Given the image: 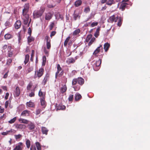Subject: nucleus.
Returning a JSON list of instances; mask_svg holds the SVG:
<instances>
[{"mask_svg":"<svg viewBox=\"0 0 150 150\" xmlns=\"http://www.w3.org/2000/svg\"><path fill=\"white\" fill-rule=\"evenodd\" d=\"M103 51L102 45H100L94 51L93 53V55L96 57H97L99 56L100 57L102 58L104 54H100V52H101V53H103Z\"/></svg>","mask_w":150,"mask_h":150,"instance_id":"1","label":"nucleus"},{"mask_svg":"<svg viewBox=\"0 0 150 150\" xmlns=\"http://www.w3.org/2000/svg\"><path fill=\"white\" fill-rule=\"evenodd\" d=\"M45 11V9L41 8L38 11H34L33 13V17L34 18H37L41 16Z\"/></svg>","mask_w":150,"mask_h":150,"instance_id":"2","label":"nucleus"},{"mask_svg":"<svg viewBox=\"0 0 150 150\" xmlns=\"http://www.w3.org/2000/svg\"><path fill=\"white\" fill-rule=\"evenodd\" d=\"M44 70L43 68H41L38 70L35 71V78L38 77V79L41 77L43 74Z\"/></svg>","mask_w":150,"mask_h":150,"instance_id":"3","label":"nucleus"},{"mask_svg":"<svg viewBox=\"0 0 150 150\" xmlns=\"http://www.w3.org/2000/svg\"><path fill=\"white\" fill-rule=\"evenodd\" d=\"M102 62V59H99L98 60L96 61L95 63L93 65V67L96 71H98L99 68V67L100 66Z\"/></svg>","mask_w":150,"mask_h":150,"instance_id":"4","label":"nucleus"},{"mask_svg":"<svg viewBox=\"0 0 150 150\" xmlns=\"http://www.w3.org/2000/svg\"><path fill=\"white\" fill-rule=\"evenodd\" d=\"M49 78V74L48 73L46 74L41 82L42 85L43 86H45L47 82L48 81Z\"/></svg>","mask_w":150,"mask_h":150,"instance_id":"5","label":"nucleus"},{"mask_svg":"<svg viewBox=\"0 0 150 150\" xmlns=\"http://www.w3.org/2000/svg\"><path fill=\"white\" fill-rule=\"evenodd\" d=\"M118 17L117 16H116L115 15H113L109 17L108 20L111 23H113L114 22H116L118 20Z\"/></svg>","mask_w":150,"mask_h":150,"instance_id":"6","label":"nucleus"},{"mask_svg":"<svg viewBox=\"0 0 150 150\" xmlns=\"http://www.w3.org/2000/svg\"><path fill=\"white\" fill-rule=\"evenodd\" d=\"M15 127L16 128L20 130H24L26 127V126L25 125L22 124H16Z\"/></svg>","mask_w":150,"mask_h":150,"instance_id":"7","label":"nucleus"},{"mask_svg":"<svg viewBox=\"0 0 150 150\" xmlns=\"http://www.w3.org/2000/svg\"><path fill=\"white\" fill-rule=\"evenodd\" d=\"M20 94V88L18 86H17L15 90L13 93L14 96L15 97H18Z\"/></svg>","mask_w":150,"mask_h":150,"instance_id":"8","label":"nucleus"},{"mask_svg":"<svg viewBox=\"0 0 150 150\" xmlns=\"http://www.w3.org/2000/svg\"><path fill=\"white\" fill-rule=\"evenodd\" d=\"M53 14L50 12H49L45 14V19L46 20H50L53 16Z\"/></svg>","mask_w":150,"mask_h":150,"instance_id":"9","label":"nucleus"},{"mask_svg":"<svg viewBox=\"0 0 150 150\" xmlns=\"http://www.w3.org/2000/svg\"><path fill=\"white\" fill-rule=\"evenodd\" d=\"M29 8V4H25L24 5V8L23 10V15H25L27 14Z\"/></svg>","mask_w":150,"mask_h":150,"instance_id":"10","label":"nucleus"},{"mask_svg":"<svg viewBox=\"0 0 150 150\" xmlns=\"http://www.w3.org/2000/svg\"><path fill=\"white\" fill-rule=\"evenodd\" d=\"M38 96L41 97V98H45L46 95L45 92H42L41 89H40L38 92Z\"/></svg>","mask_w":150,"mask_h":150,"instance_id":"11","label":"nucleus"},{"mask_svg":"<svg viewBox=\"0 0 150 150\" xmlns=\"http://www.w3.org/2000/svg\"><path fill=\"white\" fill-rule=\"evenodd\" d=\"M30 113V111L28 110H25L22 112L21 116L24 117L29 116Z\"/></svg>","mask_w":150,"mask_h":150,"instance_id":"12","label":"nucleus"},{"mask_svg":"<svg viewBox=\"0 0 150 150\" xmlns=\"http://www.w3.org/2000/svg\"><path fill=\"white\" fill-rule=\"evenodd\" d=\"M21 25V22L20 20L17 21L15 23V29H18L20 28Z\"/></svg>","mask_w":150,"mask_h":150,"instance_id":"13","label":"nucleus"},{"mask_svg":"<svg viewBox=\"0 0 150 150\" xmlns=\"http://www.w3.org/2000/svg\"><path fill=\"white\" fill-rule=\"evenodd\" d=\"M28 129L31 131L33 130L35 127L34 124L31 122H30V123L28 124Z\"/></svg>","mask_w":150,"mask_h":150,"instance_id":"14","label":"nucleus"},{"mask_svg":"<svg viewBox=\"0 0 150 150\" xmlns=\"http://www.w3.org/2000/svg\"><path fill=\"white\" fill-rule=\"evenodd\" d=\"M18 120L20 123L26 124H28L30 122L28 120L21 118H19Z\"/></svg>","mask_w":150,"mask_h":150,"instance_id":"15","label":"nucleus"},{"mask_svg":"<svg viewBox=\"0 0 150 150\" xmlns=\"http://www.w3.org/2000/svg\"><path fill=\"white\" fill-rule=\"evenodd\" d=\"M67 89V87L66 85L64 84L62 86L60 89V92L62 93H63L66 92Z\"/></svg>","mask_w":150,"mask_h":150,"instance_id":"16","label":"nucleus"},{"mask_svg":"<svg viewBox=\"0 0 150 150\" xmlns=\"http://www.w3.org/2000/svg\"><path fill=\"white\" fill-rule=\"evenodd\" d=\"M57 71L56 73L55 74V78H57L58 76V74L59 73L60 71H61L62 69L60 67V66L59 64H57Z\"/></svg>","mask_w":150,"mask_h":150,"instance_id":"17","label":"nucleus"},{"mask_svg":"<svg viewBox=\"0 0 150 150\" xmlns=\"http://www.w3.org/2000/svg\"><path fill=\"white\" fill-rule=\"evenodd\" d=\"M49 130L47 128L44 127H41V131L42 134H45L46 135L47 134Z\"/></svg>","mask_w":150,"mask_h":150,"instance_id":"18","label":"nucleus"},{"mask_svg":"<svg viewBox=\"0 0 150 150\" xmlns=\"http://www.w3.org/2000/svg\"><path fill=\"white\" fill-rule=\"evenodd\" d=\"M13 37V36L12 35L8 33L6 34L4 36V38L6 40L11 39Z\"/></svg>","mask_w":150,"mask_h":150,"instance_id":"19","label":"nucleus"},{"mask_svg":"<svg viewBox=\"0 0 150 150\" xmlns=\"http://www.w3.org/2000/svg\"><path fill=\"white\" fill-rule=\"evenodd\" d=\"M128 4L126 3H122L120 6V8L122 11H124Z\"/></svg>","mask_w":150,"mask_h":150,"instance_id":"20","label":"nucleus"},{"mask_svg":"<svg viewBox=\"0 0 150 150\" xmlns=\"http://www.w3.org/2000/svg\"><path fill=\"white\" fill-rule=\"evenodd\" d=\"M78 83L80 85H83L84 82V80L81 77H78L77 78Z\"/></svg>","mask_w":150,"mask_h":150,"instance_id":"21","label":"nucleus"},{"mask_svg":"<svg viewBox=\"0 0 150 150\" xmlns=\"http://www.w3.org/2000/svg\"><path fill=\"white\" fill-rule=\"evenodd\" d=\"M110 47V44L108 42L105 43L104 45V49L105 52H107Z\"/></svg>","mask_w":150,"mask_h":150,"instance_id":"22","label":"nucleus"},{"mask_svg":"<svg viewBox=\"0 0 150 150\" xmlns=\"http://www.w3.org/2000/svg\"><path fill=\"white\" fill-rule=\"evenodd\" d=\"M11 100H10V99L6 101L5 103V108H8V105H9V107H10L11 108H12V107H10V104L11 103Z\"/></svg>","mask_w":150,"mask_h":150,"instance_id":"23","label":"nucleus"},{"mask_svg":"<svg viewBox=\"0 0 150 150\" xmlns=\"http://www.w3.org/2000/svg\"><path fill=\"white\" fill-rule=\"evenodd\" d=\"M65 108L66 107L65 106L59 105L56 108V110L57 111L58 110H64Z\"/></svg>","mask_w":150,"mask_h":150,"instance_id":"24","label":"nucleus"},{"mask_svg":"<svg viewBox=\"0 0 150 150\" xmlns=\"http://www.w3.org/2000/svg\"><path fill=\"white\" fill-rule=\"evenodd\" d=\"M82 3L81 0H78L76 1L74 3V5L76 7H78L80 6Z\"/></svg>","mask_w":150,"mask_h":150,"instance_id":"25","label":"nucleus"},{"mask_svg":"<svg viewBox=\"0 0 150 150\" xmlns=\"http://www.w3.org/2000/svg\"><path fill=\"white\" fill-rule=\"evenodd\" d=\"M26 105L29 107H34L35 106L34 103L31 101L27 102L26 103Z\"/></svg>","mask_w":150,"mask_h":150,"instance_id":"26","label":"nucleus"},{"mask_svg":"<svg viewBox=\"0 0 150 150\" xmlns=\"http://www.w3.org/2000/svg\"><path fill=\"white\" fill-rule=\"evenodd\" d=\"M73 16L75 20H77L78 18H80V16H79V13H76L75 11H74Z\"/></svg>","mask_w":150,"mask_h":150,"instance_id":"27","label":"nucleus"},{"mask_svg":"<svg viewBox=\"0 0 150 150\" xmlns=\"http://www.w3.org/2000/svg\"><path fill=\"white\" fill-rule=\"evenodd\" d=\"M36 87H35L34 88L33 90H31V92L29 94V96L30 97H34L35 96V90Z\"/></svg>","mask_w":150,"mask_h":150,"instance_id":"28","label":"nucleus"},{"mask_svg":"<svg viewBox=\"0 0 150 150\" xmlns=\"http://www.w3.org/2000/svg\"><path fill=\"white\" fill-rule=\"evenodd\" d=\"M34 38L33 37L31 36V35H29L27 38L28 42V44L30 43L32 41L34 40Z\"/></svg>","mask_w":150,"mask_h":150,"instance_id":"29","label":"nucleus"},{"mask_svg":"<svg viewBox=\"0 0 150 150\" xmlns=\"http://www.w3.org/2000/svg\"><path fill=\"white\" fill-rule=\"evenodd\" d=\"M21 31L19 32L18 33V41L19 43L21 42L22 41V36L21 35Z\"/></svg>","mask_w":150,"mask_h":150,"instance_id":"30","label":"nucleus"},{"mask_svg":"<svg viewBox=\"0 0 150 150\" xmlns=\"http://www.w3.org/2000/svg\"><path fill=\"white\" fill-rule=\"evenodd\" d=\"M118 20L117 25L118 26L120 27L122 24V19L121 17H118Z\"/></svg>","mask_w":150,"mask_h":150,"instance_id":"31","label":"nucleus"},{"mask_svg":"<svg viewBox=\"0 0 150 150\" xmlns=\"http://www.w3.org/2000/svg\"><path fill=\"white\" fill-rule=\"evenodd\" d=\"M75 62V60L72 58H71L68 59L67 61V63L69 64L73 63Z\"/></svg>","mask_w":150,"mask_h":150,"instance_id":"32","label":"nucleus"},{"mask_svg":"<svg viewBox=\"0 0 150 150\" xmlns=\"http://www.w3.org/2000/svg\"><path fill=\"white\" fill-rule=\"evenodd\" d=\"M71 38V37L70 36H68L65 40L64 42V46L65 47H66L67 44L69 40Z\"/></svg>","mask_w":150,"mask_h":150,"instance_id":"33","label":"nucleus"},{"mask_svg":"<svg viewBox=\"0 0 150 150\" xmlns=\"http://www.w3.org/2000/svg\"><path fill=\"white\" fill-rule=\"evenodd\" d=\"M29 56L28 54H27L25 55V60L24 63L25 64H26L28 62L29 60Z\"/></svg>","mask_w":150,"mask_h":150,"instance_id":"34","label":"nucleus"},{"mask_svg":"<svg viewBox=\"0 0 150 150\" xmlns=\"http://www.w3.org/2000/svg\"><path fill=\"white\" fill-rule=\"evenodd\" d=\"M35 145L38 150H41V147L40 144L38 142L35 143Z\"/></svg>","mask_w":150,"mask_h":150,"instance_id":"35","label":"nucleus"},{"mask_svg":"<svg viewBox=\"0 0 150 150\" xmlns=\"http://www.w3.org/2000/svg\"><path fill=\"white\" fill-rule=\"evenodd\" d=\"M45 98H41L40 99L41 104V105H46V102L45 100Z\"/></svg>","mask_w":150,"mask_h":150,"instance_id":"36","label":"nucleus"},{"mask_svg":"<svg viewBox=\"0 0 150 150\" xmlns=\"http://www.w3.org/2000/svg\"><path fill=\"white\" fill-rule=\"evenodd\" d=\"M81 98V96L79 94L76 95L75 98V99L76 101L79 100Z\"/></svg>","mask_w":150,"mask_h":150,"instance_id":"37","label":"nucleus"},{"mask_svg":"<svg viewBox=\"0 0 150 150\" xmlns=\"http://www.w3.org/2000/svg\"><path fill=\"white\" fill-rule=\"evenodd\" d=\"M33 86V83H32V82H30V83L28 84V86L27 87V89L28 91H30V89L32 87V86Z\"/></svg>","mask_w":150,"mask_h":150,"instance_id":"38","label":"nucleus"},{"mask_svg":"<svg viewBox=\"0 0 150 150\" xmlns=\"http://www.w3.org/2000/svg\"><path fill=\"white\" fill-rule=\"evenodd\" d=\"M77 78L73 79L72 81V84L73 86L75 85L78 83Z\"/></svg>","mask_w":150,"mask_h":150,"instance_id":"39","label":"nucleus"},{"mask_svg":"<svg viewBox=\"0 0 150 150\" xmlns=\"http://www.w3.org/2000/svg\"><path fill=\"white\" fill-rule=\"evenodd\" d=\"M26 145L27 147L29 149L30 145V142L29 139H27L26 141Z\"/></svg>","mask_w":150,"mask_h":150,"instance_id":"40","label":"nucleus"},{"mask_svg":"<svg viewBox=\"0 0 150 150\" xmlns=\"http://www.w3.org/2000/svg\"><path fill=\"white\" fill-rule=\"evenodd\" d=\"M17 119L16 117H15L12 119H11L10 120L8 121V122L10 124H12L14 123L15 121Z\"/></svg>","mask_w":150,"mask_h":150,"instance_id":"41","label":"nucleus"},{"mask_svg":"<svg viewBox=\"0 0 150 150\" xmlns=\"http://www.w3.org/2000/svg\"><path fill=\"white\" fill-rule=\"evenodd\" d=\"M80 30L79 29H77L74 30L73 33V35H75L78 34L80 33Z\"/></svg>","mask_w":150,"mask_h":150,"instance_id":"42","label":"nucleus"},{"mask_svg":"<svg viewBox=\"0 0 150 150\" xmlns=\"http://www.w3.org/2000/svg\"><path fill=\"white\" fill-rule=\"evenodd\" d=\"M45 40L46 41V43L51 42V40L49 36L48 35H47L45 37Z\"/></svg>","mask_w":150,"mask_h":150,"instance_id":"43","label":"nucleus"},{"mask_svg":"<svg viewBox=\"0 0 150 150\" xmlns=\"http://www.w3.org/2000/svg\"><path fill=\"white\" fill-rule=\"evenodd\" d=\"M92 35L91 34L88 35L86 38V42H88L92 38Z\"/></svg>","mask_w":150,"mask_h":150,"instance_id":"44","label":"nucleus"},{"mask_svg":"<svg viewBox=\"0 0 150 150\" xmlns=\"http://www.w3.org/2000/svg\"><path fill=\"white\" fill-rule=\"evenodd\" d=\"M54 22H52L49 25L50 30H52L53 28L54 27Z\"/></svg>","mask_w":150,"mask_h":150,"instance_id":"45","label":"nucleus"},{"mask_svg":"<svg viewBox=\"0 0 150 150\" xmlns=\"http://www.w3.org/2000/svg\"><path fill=\"white\" fill-rule=\"evenodd\" d=\"M99 29L98 28L97 29L96 32L94 34V36L97 38L99 35Z\"/></svg>","mask_w":150,"mask_h":150,"instance_id":"46","label":"nucleus"},{"mask_svg":"<svg viewBox=\"0 0 150 150\" xmlns=\"http://www.w3.org/2000/svg\"><path fill=\"white\" fill-rule=\"evenodd\" d=\"M113 2V0H107L106 4L110 6L111 5Z\"/></svg>","mask_w":150,"mask_h":150,"instance_id":"47","label":"nucleus"},{"mask_svg":"<svg viewBox=\"0 0 150 150\" xmlns=\"http://www.w3.org/2000/svg\"><path fill=\"white\" fill-rule=\"evenodd\" d=\"M6 113H4L0 117V120H4L6 118Z\"/></svg>","mask_w":150,"mask_h":150,"instance_id":"48","label":"nucleus"},{"mask_svg":"<svg viewBox=\"0 0 150 150\" xmlns=\"http://www.w3.org/2000/svg\"><path fill=\"white\" fill-rule=\"evenodd\" d=\"M12 59H7L6 64L8 66H9L10 64L12 62Z\"/></svg>","mask_w":150,"mask_h":150,"instance_id":"49","label":"nucleus"},{"mask_svg":"<svg viewBox=\"0 0 150 150\" xmlns=\"http://www.w3.org/2000/svg\"><path fill=\"white\" fill-rule=\"evenodd\" d=\"M22 137V135L20 134L14 135L15 138L16 140L21 138Z\"/></svg>","mask_w":150,"mask_h":150,"instance_id":"50","label":"nucleus"},{"mask_svg":"<svg viewBox=\"0 0 150 150\" xmlns=\"http://www.w3.org/2000/svg\"><path fill=\"white\" fill-rule=\"evenodd\" d=\"M95 38H92L91 40L88 43V46H90L93 42L95 41Z\"/></svg>","mask_w":150,"mask_h":150,"instance_id":"51","label":"nucleus"},{"mask_svg":"<svg viewBox=\"0 0 150 150\" xmlns=\"http://www.w3.org/2000/svg\"><path fill=\"white\" fill-rule=\"evenodd\" d=\"M46 57L45 56H44L43 57L42 60V65H45L46 62Z\"/></svg>","mask_w":150,"mask_h":150,"instance_id":"52","label":"nucleus"},{"mask_svg":"<svg viewBox=\"0 0 150 150\" xmlns=\"http://www.w3.org/2000/svg\"><path fill=\"white\" fill-rule=\"evenodd\" d=\"M13 150H22V149L20 145L16 146Z\"/></svg>","mask_w":150,"mask_h":150,"instance_id":"53","label":"nucleus"},{"mask_svg":"<svg viewBox=\"0 0 150 150\" xmlns=\"http://www.w3.org/2000/svg\"><path fill=\"white\" fill-rule=\"evenodd\" d=\"M47 48V49H50L51 47V42L46 43Z\"/></svg>","mask_w":150,"mask_h":150,"instance_id":"54","label":"nucleus"},{"mask_svg":"<svg viewBox=\"0 0 150 150\" xmlns=\"http://www.w3.org/2000/svg\"><path fill=\"white\" fill-rule=\"evenodd\" d=\"M5 25L6 27H8L11 26L10 22L9 21H7L5 23Z\"/></svg>","mask_w":150,"mask_h":150,"instance_id":"55","label":"nucleus"},{"mask_svg":"<svg viewBox=\"0 0 150 150\" xmlns=\"http://www.w3.org/2000/svg\"><path fill=\"white\" fill-rule=\"evenodd\" d=\"M43 50L45 54L47 56L49 54V52L47 50L45 47L44 48Z\"/></svg>","mask_w":150,"mask_h":150,"instance_id":"56","label":"nucleus"},{"mask_svg":"<svg viewBox=\"0 0 150 150\" xmlns=\"http://www.w3.org/2000/svg\"><path fill=\"white\" fill-rule=\"evenodd\" d=\"M8 134H9V133H15L16 132V130L13 129H11L7 131Z\"/></svg>","mask_w":150,"mask_h":150,"instance_id":"57","label":"nucleus"},{"mask_svg":"<svg viewBox=\"0 0 150 150\" xmlns=\"http://www.w3.org/2000/svg\"><path fill=\"white\" fill-rule=\"evenodd\" d=\"M90 11V8L89 7H88L84 9V12L86 13H87Z\"/></svg>","mask_w":150,"mask_h":150,"instance_id":"58","label":"nucleus"},{"mask_svg":"<svg viewBox=\"0 0 150 150\" xmlns=\"http://www.w3.org/2000/svg\"><path fill=\"white\" fill-rule=\"evenodd\" d=\"M74 97L73 95H70L69 96V97L68 98V100L69 101H71L73 100Z\"/></svg>","mask_w":150,"mask_h":150,"instance_id":"59","label":"nucleus"},{"mask_svg":"<svg viewBox=\"0 0 150 150\" xmlns=\"http://www.w3.org/2000/svg\"><path fill=\"white\" fill-rule=\"evenodd\" d=\"M98 24V22H93L91 24V27H93L95 26H97Z\"/></svg>","mask_w":150,"mask_h":150,"instance_id":"60","label":"nucleus"},{"mask_svg":"<svg viewBox=\"0 0 150 150\" xmlns=\"http://www.w3.org/2000/svg\"><path fill=\"white\" fill-rule=\"evenodd\" d=\"M13 53L12 51H8V56L9 57H11L12 56Z\"/></svg>","mask_w":150,"mask_h":150,"instance_id":"61","label":"nucleus"},{"mask_svg":"<svg viewBox=\"0 0 150 150\" xmlns=\"http://www.w3.org/2000/svg\"><path fill=\"white\" fill-rule=\"evenodd\" d=\"M56 32L55 31H52L50 34V37L52 38V36H54L56 34Z\"/></svg>","mask_w":150,"mask_h":150,"instance_id":"62","label":"nucleus"},{"mask_svg":"<svg viewBox=\"0 0 150 150\" xmlns=\"http://www.w3.org/2000/svg\"><path fill=\"white\" fill-rule=\"evenodd\" d=\"M80 87L79 86H74L73 88H74L75 91H77L79 90L80 89Z\"/></svg>","mask_w":150,"mask_h":150,"instance_id":"63","label":"nucleus"},{"mask_svg":"<svg viewBox=\"0 0 150 150\" xmlns=\"http://www.w3.org/2000/svg\"><path fill=\"white\" fill-rule=\"evenodd\" d=\"M4 111V108L2 107L0 105V113H3Z\"/></svg>","mask_w":150,"mask_h":150,"instance_id":"64","label":"nucleus"}]
</instances>
